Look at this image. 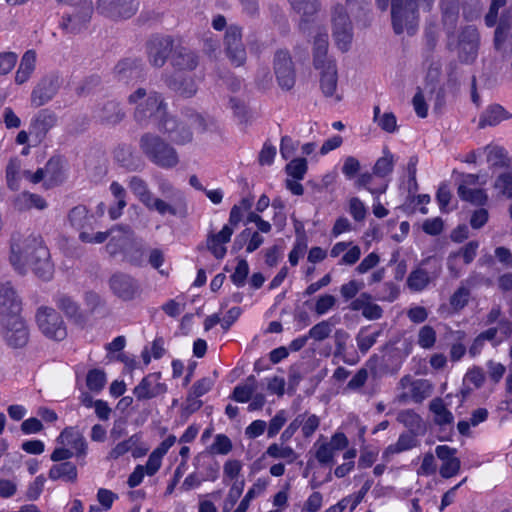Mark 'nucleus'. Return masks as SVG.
<instances>
[{
	"label": "nucleus",
	"mask_w": 512,
	"mask_h": 512,
	"mask_svg": "<svg viewBox=\"0 0 512 512\" xmlns=\"http://www.w3.org/2000/svg\"><path fill=\"white\" fill-rule=\"evenodd\" d=\"M9 262L19 275H26L30 266L34 274L43 281H49L53 277L54 265L50 261V252L40 238L13 235Z\"/></svg>",
	"instance_id": "1"
},
{
	"label": "nucleus",
	"mask_w": 512,
	"mask_h": 512,
	"mask_svg": "<svg viewBox=\"0 0 512 512\" xmlns=\"http://www.w3.org/2000/svg\"><path fill=\"white\" fill-rule=\"evenodd\" d=\"M128 102L136 105L134 119L141 126H145L149 120L157 125L168 114L162 95L156 91L148 93L145 88H138L129 95Z\"/></svg>",
	"instance_id": "2"
},
{
	"label": "nucleus",
	"mask_w": 512,
	"mask_h": 512,
	"mask_svg": "<svg viewBox=\"0 0 512 512\" xmlns=\"http://www.w3.org/2000/svg\"><path fill=\"white\" fill-rule=\"evenodd\" d=\"M381 11H386L391 4V22L395 34L400 35L405 30L414 33L419 18L418 0H375Z\"/></svg>",
	"instance_id": "3"
},
{
	"label": "nucleus",
	"mask_w": 512,
	"mask_h": 512,
	"mask_svg": "<svg viewBox=\"0 0 512 512\" xmlns=\"http://www.w3.org/2000/svg\"><path fill=\"white\" fill-rule=\"evenodd\" d=\"M139 147L146 158L158 167L171 169L179 163L176 149L154 133H144L139 139Z\"/></svg>",
	"instance_id": "4"
},
{
	"label": "nucleus",
	"mask_w": 512,
	"mask_h": 512,
	"mask_svg": "<svg viewBox=\"0 0 512 512\" xmlns=\"http://www.w3.org/2000/svg\"><path fill=\"white\" fill-rule=\"evenodd\" d=\"M128 186L133 194L148 210L156 211L162 216L166 214L178 216V208L176 205H171L163 199L154 197L148 187V184L142 178L138 176L131 177L129 179Z\"/></svg>",
	"instance_id": "5"
},
{
	"label": "nucleus",
	"mask_w": 512,
	"mask_h": 512,
	"mask_svg": "<svg viewBox=\"0 0 512 512\" xmlns=\"http://www.w3.org/2000/svg\"><path fill=\"white\" fill-rule=\"evenodd\" d=\"M0 334L6 345L13 349L25 347L30 335L28 326L21 315L1 318Z\"/></svg>",
	"instance_id": "6"
},
{
	"label": "nucleus",
	"mask_w": 512,
	"mask_h": 512,
	"mask_svg": "<svg viewBox=\"0 0 512 512\" xmlns=\"http://www.w3.org/2000/svg\"><path fill=\"white\" fill-rule=\"evenodd\" d=\"M36 321L39 329L48 338L61 341L67 336L64 321L53 308L40 307L36 314Z\"/></svg>",
	"instance_id": "7"
},
{
	"label": "nucleus",
	"mask_w": 512,
	"mask_h": 512,
	"mask_svg": "<svg viewBox=\"0 0 512 512\" xmlns=\"http://www.w3.org/2000/svg\"><path fill=\"white\" fill-rule=\"evenodd\" d=\"M138 8V0H97L96 2L97 13L113 21L133 17Z\"/></svg>",
	"instance_id": "8"
},
{
	"label": "nucleus",
	"mask_w": 512,
	"mask_h": 512,
	"mask_svg": "<svg viewBox=\"0 0 512 512\" xmlns=\"http://www.w3.org/2000/svg\"><path fill=\"white\" fill-rule=\"evenodd\" d=\"M174 40L169 35H152L146 42V54L148 62L156 68L165 65L174 50Z\"/></svg>",
	"instance_id": "9"
},
{
	"label": "nucleus",
	"mask_w": 512,
	"mask_h": 512,
	"mask_svg": "<svg viewBox=\"0 0 512 512\" xmlns=\"http://www.w3.org/2000/svg\"><path fill=\"white\" fill-rule=\"evenodd\" d=\"M333 37L338 48L345 52L352 41V23L342 5H337L332 14Z\"/></svg>",
	"instance_id": "10"
},
{
	"label": "nucleus",
	"mask_w": 512,
	"mask_h": 512,
	"mask_svg": "<svg viewBox=\"0 0 512 512\" xmlns=\"http://www.w3.org/2000/svg\"><path fill=\"white\" fill-rule=\"evenodd\" d=\"M93 14V4L90 0L82 1L75 14L63 15L59 27L65 34H78L85 30Z\"/></svg>",
	"instance_id": "11"
},
{
	"label": "nucleus",
	"mask_w": 512,
	"mask_h": 512,
	"mask_svg": "<svg viewBox=\"0 0 512 512\" xmlns=\"http://www.w3.org/2000/svg\"><path fill=\"white\" fill-rule=\"evenodd\" d=\"M274 73L279 86L290 90L296 81V72L290 53L286 50H278L274 56Z\"/></svg>",
	"instance_id": "12"
},
{
	"label": "nucleus",
	"mask_w": 512,
	"mask_h": 512,
	"mask_svg": "<svg viewBox=\"0 0 512 512\" xmlns=\"http://www.w3.org/2000/svg\"><path fill=\"white\" fill-rule=\"evenodd\" d=\"M226 55L233 65L239 67L246 61V49L242 42V30L237 25H230L225 33Z\"/></svg>",
	"instance_id": "13"
},
{
	"label": "nucleus",
	"mask_w": 512,
	"mask_h": 512,
	"mask_svg": "<svg viewBox=\"0 0 512 512\" xmlns=\"http://www.w3.org/2000/svg\"><path fill=\"white\" fill-rule=\"evenodd\" d=\"M159 131L167 134L168 138L177 145H184L192 141L193 134L188 124L179 121L176 117L167 114L157 124Z\"/></svg>",
	"instance_id": "14"
},
{
	"label": "nucleus",
	"mask_w": 512,
	"mask_h": 512,
	"mask_svg": "<svg viewBox=\"0 0 512 512\" xmlns=\"http://www.w3.org/2000/svg\"><path fill=\"white\" fill-rule=\"evenodd\" d=\"M61 86V79L58 75H47L43 77L34 87L31 93V104L38 108L49 101L58 93Z\"/></svg>",
	"instance_id": "15"
},
{
	"label": "nucleus",
	"mask_w": 512,
	"mask_h": 512,
	"mask_svg": "<svg viewBox=\"0 0 512 512\" xmlns=\"http://www.w3.org/2000/svg\"><path fill=\"white\" fill-rule=\"evenodd\" d=\"M161 372H154L142 378L134 387L133 394L138 401L149 400L167 392V385L161 381Z\"/></svg>",
	"instance_id": "16"
},
{
	"label": "nucleus",
	"mask_w": 512,
	"mask_h": 512,
	"mask_svg": "<svg viewBox=\"0 0 512 512\" xmlns=\"http://www.w3.org/2000/svg\"><path fill=\"white\" fill-rule=\"evenodd\" d=\"M480 45V35L475 26H465L459 35L460 59L465 63H472L477 55Z\"/></svg>",
	"instance_id": "17"
},
{
	"label": "nucleus",
	"mask_w": 512,
	"mask_h": 512,
	"mask_svg": "<svg viewBox=\"0 0 512 512\" xmlns=\"http://www.w3.org/2000/svg\"><path fill=\"white\" fill-rule=\"evenodd\" d=\"M58 121L57 114L50 109L39 110L31 119L29 134L35 138L37 143H41L48 132L56 126Z\"/></svg>",
	"instance_id": "18"
},
{
	"label": "nucleus",
	"mask_w": 512,
	"mask_h": 512,
	"mask_svg": "<svg viewBox=\"0 0 512 512\" xmlns=\"http://www.w3.org/2000/svg\"><path fill=\"white\" fill-rule=\"evenodd\" d=\"M109 286L112 292L124 301L134 299L139 291L138 282L122 272L115 273L110 277Z\"/></svg>",
	"instance_id": "19"
},
{
	"label": "nucleus",
	"mask_w": 512,
	"mask_h": 512,
	"mask_svg": "<svg viewBox=\"0 0 512 512\" xmlns=\"http://www.w3.org/2000/svg\"><path fill=\"white\" fill-rule=\"evenodd\" d=\"M21 299L17 295L11 282L0 283V316L5 318L8 316L20 315Z\"/></svg>",
	"instance_id": "20"
},
{
	"label": "nucleus",
	"mask_w": 512,
	"mask_h": 512,
	"mask_svg": "<svg viewBox=\"0 0 512 512\" xmlns=\"http://www.w3.org/2000/svg\"><path fill=\"white\" fill-rule=\"evenodd\" d=\"M435 453L442 461L439 472L443 478L448 479L458 474L461 462L460 459L455 456L457 453L456 448L447 445H439L436 447Z\"/></svg>",
	"instance_id": "21"
},
{
	"label": "nucleus",
	"mask_w": 512,
	"mask_h": 512,
	"mask_svg": "<svg viewBox=\"0 0 512 512\" xmlns=\"http://www.w3.org/2000/svg\"><path fill=\"white\" fill-rule=\"evenodd\" d=\"M170 63L178 71H192L199 63L198 55L188 47L176 45Z\"/></svg>",
	"instance_id": "22"
},
{
	"label": "nucleus",
	"mask_w": 512,
	"mask_h": 512,
	"mask_svg": "<svg viewBox=\"0 0 512 512\" xmlns=\"http://www.w3.org/2000/svg\"><path fill=\"white\" fill-rule=\"evenodd\" d=\"M234 229L230 225H224L218 233H210L207 238V247L216 259H223L227 253L224 244L228 243Z\"/></svg>",
	"instance_id": "23"
},
{
	"label": "nucleus",
	"mask_w": 512,
	"mask_h": 512,
	"mask_svg": "<svg viewBox=\"0 0 512 512\" xmlns=\"http://www.w3.org/2000/svg\"><path fill=\"white\" fill-rule=\"evenodd\" d=\"M57 442L62 445L71 446L76 452V456L86 455L87 442L81 432L74 427H66L57 437Z\"/></svg>",
	"instance_id": "24"
},
{
	"label": "nucleus",
	"mask_w": 512,
	"mask_h": 512,
	"mask_svg": "<svg viewBox=\"0 0 512 512\" xmlns=\"http://www.w3.org/2000/svg\"><path fill=\"white\" fill-rule=\"evenodd\" d=\"M142 71L141 60L136 58H126L117 63L114 67V74L119 81L128 82L138 78Z\"/></svg>",
	"instance_id": "25"
},
{
	"label": "nucleus",
	"mask_w": 512,
	"mask_h": 512,
	"mask_svg": "<svg viewBox=\"0 0 512 512\" xmlns=\"http://www.w3.org/2000/svg\"><path fill=\"white\" fill-rule=\"evenodd\" d=\"M293 10L301 15L299 28L305 31L310 17L315 15L320 7L319 0H288Z\"/></svg>",
	"instance_id": "26"
},
{
	"label": "nucleus",
	"mask_w": 512,
	"mask_h": 512,
	"mask_svg": "<svg viewBox=\"0 0 512 512\" xmlns=\"http://www.w3.org/2000/svg\"><path fill=\"white\" fill-rule=\"evenodd\" d=\"M159 192L162 196L168 199L171 205H176L178 208V215L185 214L186 200L182 191L175 188L169 181L161 180L158 184Z\"/></svg>",
	"instance_id": "27"
},
{
	"label": "nucleus",
	"mask_w": 512,
	"mask_h": 512,
	"mask_svg": "<svg viewBox=\"0 0 512 512\" xmlns=\"http://www.w3.org/2000/svg\"><path fill=\"white\" fill-rule=\"evenodd\" d=\"M484 152L491 169L508 168L511 165V158L502 146L487 145L484 147Z\"/></svg>",
	"instance_id": "28"
},
{
	"label": "nucleus",
	"mask_w": 512,
	"mask_h": 512,
	"mask_svg": "<svg viewBox=\"0 0 512 512\" xmlns=\"http://www.w3.org/2000/svg\"><path fill=\"white\" fill-rule=\"evenodd\" d=\"M319 70H321L320 87L323 94L326 97L334 96L338 80L335 62L325 64V66Z\"/></svg>",
	"instance_id": "29"
},
{
	"label": "nucleus",
	"mask_w": 512,
	"mask_h": 512,
	"mask_svg": "<svg viewBox=\"0 0 512 512\" xmlns=\"http://www.w3.org/2000/svg\"><path fill=\"white\" fill-rule=\"evenodd\" d=\"M328 50V34L318 33L314 39L313 48V65L315 69H320L328 63H334L333 60L327 58Z\"/></svg>",
	"instance_id": "30"
},
{
	"label": "nucleus",
	"mask_w": 512,
	"mask_h": 512,
	"mask_svg": "<svg viewBox=\"0 0 512 512\" xmlns=\"http://www.w3.org/2000/svg\"><path fill=\"white\" fill-rule=\"evenodd\" d=\"M98 119L105 124H117L121 122L125 113L116 101L106 102L97 113Z\"/></svg>",
	"instance_id": "31"
},
{
	"label": "nucleus",
	"mask_w": 512,
	"mask_h": 512,
	"mask_svg": "<svg viewBox=\"0 0 512 512\" xmlns=\"http://www.w3.org/2000/svg\"><path fill=\"white\" fill-rule=\"evenodd\" d=\"M48 476L53 481L61 479L65 482L74 483L78 476L77 467L69 461L54 464L50 468Z\"/></svg>",
	"instance_id": "32"
},
{
	"label": "nucleus",
	"mask_w": 512,
	"mask_h": 512,
	"mask_svg": "<svg viewBox=\"0 0 512 512\" xmlns=\"http://www.w3.org/2000/svg\"><path fill=\"white\" fill-rule=\"evenodd\" d=\"M55 303L68 318L73 319L75 322H81L83 315L80 310L79 304L66 294H59L55 298Z\"/></svg>",
	"instance_id": "33"
},
{
	"label": "nucleus",
	"mask_w": 512,
	"mask_h": 512,
	"mask_svg": "<svg viewBox=\"0 0 512 512\" xmlns=\"http://www.w3.org/2000/svg\"><path fill=\"white\" fill-rule=\"evenodd\" d=\"M397 421L402 423L406 428H408V432H413L415 434H424L426 431V426L416 412L411 409L402 410L397 415Z\"/></svg>",
	"instance_id": "34"
},
{
	"label": "nucleus",
	"mask_w": 512,
	"mask_h": 512,
	"mask_svg": "<svg viewBox=\"0 0 512 512\" xmlns=\"http://www.w3.org/2000/svg\"><path fill=\"white\" fill-rule=\"evenodd\" d=\"M413 432H405L400 434L395 444L389 445L383 452V458H388L389 455L401 453L403 451L410 450L418 445L417 436Z\"/></svg>",
	"instance_id": "35"
},
{
	"label": "nucleus",
	"mask_w": 512,
	"mask_h": 512,
	"mask_svg": "<svg viewBox=\"0 0 512 512\" xmlns=\"http://www.w3.org/2000/svg\"><path fill=\"white\" fill-rule=\"evenodd\" d=\"M507 118H509V115L506 110L501 105L494 104L481 114L478 125L480 128L496 126Z\"/></svg>",
	"instance_id": "36"
},
{
	"label": "nucleus",
	"mask_w": 512,
	"mask_h": 512,
	"mask_svg": "<svg viewBox=\"0 0 512 512\" xmlns=\"http://www.w3.org/2000/svg\"><path fill=\"white\" fill-rule=\"evenodd\" d=\"M36 63V53L33 50H28L21 58L20 65L15 75V82L17 84L25 83L33 73Z\"/></svg>",
	"instance_id": "37"
},
{
	"label": "nucleus",
	"mask_w": 512,
	"mask_h": 512,
	"mask_svg": "<svg viewBox=\"0 0 512 512\" xmlns=\"http://www.w3.org/2000/svg\"><path fill=\"white\" fill-rule=\"evenodd\" d=\"M430 411L434 414V423L438 426L452 424L453 414L446 408L443 399L435 398L429 404Z\"/></svg>",
	"instance_id": "38"
},
{
	"label": "nucleus",
	"mask_w": 512,
	"mask_h": 512,
	"mask_svg": "<svg viewBox=\"0 0 512 512\" xmlns=\"http://www.w3.org/2000/svg\"><path fill=\"white\" fill-rule=\"evenodd\" d=\"M15 207L21 211L28 210L33 207L43 210L47 207V203L45 199L38 194L23 192L15 200Z\"/></svg>",
	"instance_id": "39"
},
{
	"label": "nucleus",
	"mask_w": 512,
	"mask_h": 512,
	"mask_svg": "<svg viewBox=\"0 0 512 512\" xmlns=\"http://www.w3.org/2000/svg\"><path fill=\"white\" fill-rule=\"evenodd\" d=\"M116 232L121 233V235H113L106 245V249L110 255H115L122 251L129 236L133 233L132 229L128 225H118Z\"/></svg>",
	"instance_id": "40"
},
{
	"label": "nucleus",
	"mask_w": 512,
	"mask_h": 512,
	"mask_svg": "<svg viewBox=\"0 0 512 512\" xmlns=\"http://www.w3.org/2000/svg\"><path fill=\"white\" fill-rule=\"evenodd\" d=\"M457 193L463 201L470 202L474 205L483 206L488 200V196L483 189H471L465 184H460Z\"/></svg>",
	"instance_id": "41"
},
{
	"label": "nucleus",
	"mask_w": 512,
	"mask_h": 512,
	"mask_svg": "<svg viewBox=\"0 0 512 512\" xmlns=\"http://www.w3.org/2000/svg\"><path fill=\"white\" fill-rule=\"evenodd\" d=\"M92 218L93 216L89 215L88 209L84 205L73 207L68 214L70 224L79 230L85 228Z\"/></svg>",
	"instance_id": "42"
},
{
	"label": "nucleus",
	"mask_w": 512,
	"mask_h": 512,
	"mask_svg": "<svg viewBox=\"0 0 512 512\" xmlns=\"http://www.w3.org/2000/svg\"><path fill=\"white\" fill-rule=\"evenodd\" d=\"M127 261L136 267H143L146 263V248L141 242H134L124 252Z\"/></svg>",
	"instance_id": "43"
},
{
	"label": "nucleus",
	"mask_w": 512,
	"mask_h": 512,
	"mask_svg": "<svg viewBox=\"0 0 512 512\" xmlns=\"http://www.w3.org/2000/svg\"><path fill=\"white\" fill-rule=\"evenodd\" d=\"M430 280L431 278L426 270L417 268L410 273L407 279V285L413 291H422L427 287Z\"/></svg>",
	"instance_id": "44"
},
{
	"label": "nucleus",
	"mask_w": 512,
	"mask_h": 512,
	"mask_svg": "<svg viewBox=\"0 0 512 512\" xmlns=\"http://www.w3.org/2000/svg\"><path fill=\"white\" fill-rule=\"evenodd\" d=\"M431 392L432 385L426 379H417L411 383V397L416 403H421Z\"/></svg>",
	"instance_id": "45"
},
{
	"label": "nucleus",
	"mask_w": 512,
	"mask_h": 512,
	"mask_svg": "<svg viewBox=\"0 0 512 512\" xmlns=\"http://www.w3.org/2000/svg\"><path fill=\"white\" fill-rule=\"evenodd\" d=\"M373 175H374L373 173H369V172L360 174L358 179L355 181V186L358 188H365L372 195L378 197L379 195L386 192L387 184L373 187L372 186Z\"/></svg>",
	"instance_id": "46"
},
{
	"label": "nucleus",
	"mask_w": 512,
	"mask_h": 512,
	"mask_svg": "<svg viewBox=\"0 0 512 512\" xmlns=\"http://www.w3.org/2000/svg\"><path fill=\"white\" fill-rule=\"evenodd\" d=\"M266 453L275 459H286L289 463L294 462L297 458L296 452L290 446H282L277 443L271 444Z\"/></svg>",
	"instance_id": "47"
},
{
	"label": "nucleus",
	"mask_w": 512,
	"mask_h": 512,
	"mask_svg": "<svg viewBox=\"0 0 512 512\" xmlns=\"http://www.w3.org/2000/svg\"><path fill=\"white\" fill-rule=\"evenodd\" d=\"M101 85V78L97 74L85 77L77 86L76 94L80 97L88 96Z\"/></svg>",
	"instance_id": "48"
},
{
	"label": "nucleus",
	"mask_w": 512,
	"mask_h": 512,
	"mask_svg": "<svg viewBox=\"0 0 512 512\" xmlns=\"http://www.w3.org/2000/svg\"><path fill=\"white\" fill-rule=\"evenodd\" d=\"M393 167V155L389 151H384V156L380 157L373 167V174L378 177H385L393 171Z\"/></svg>",
	"instance_id": "49"
},
{
	"label": "nucleus",
	"mask_w": 512,
	"mask_h": 512,
	"mask_svg": "<svg viewBox=\"0 0 512 512\" xmlns=\"http://www.w3.org/2000/svg\"><path fill=\"white\" fill-rule=\"evenodd\" d=\"M106 384V374L101 369H92L86 377V385L89 390L100 392Z\"/></svg>",
	"instance_id": "50"
},
{
	"label": "nucleus",
	"mask_w": 512,
	"mask_h": 512,
	"mask_svg": "<svg viewBox=\"0 0 512 512\" xmlns=\"http://www.w3.org/2000/svg\"><path fill=\"white\" fill-rule=\"evenodd\" d=\"M333 324L330 320H323L314 325L308 332L309 338L317 342L327 339L332 332Z\"/></svg>",
	"instance_id": "51"
},
{
	"label": "nucleus",
	"mask_w": 512,
	"mask_h": 512,
	"mask_svg": "<svg viewBox=\"0 0 512 512\" xmlns=\"http://www.w3.org/2000/svg\"><path fill=\"white\" fill-rule=\"evenodd\" d=\"M308 166L305 158H295L285 167L289 176L296 180H302L307 172Z\"/></svg>",
	"instance_id": "52"
},
{
	"label": "nucleus",
	"mask_w": 512,
	"mask_h": 512,
	"mask_svg": "<svg viewBox=\"0 0 512 512\" xmlns=\"http://www.w3.org/2000/svg\"><path fill=\"white\" fill-rule=\"evenodd\" d=\"M478 247H479V243L477 241H470L464 247H462L459 252H457L455 254H450L448 257L449 269H452V266H451L452 258H455L459 255H462L465 264H470L476 257Z\"/></svg>",
	"instance_id": "53"
},
{
	"label": "nucleus",
	"mask_w": 512,
	"mask_h": 512,
	"mask_svg": "<svg viewBox=\"0 0 512 512\" xmlns=\"http://www.w3.org/2000/svg\"><path fill=\"white\" fill-rule=\"evenodd\" d=\"M494 187L498 190L500 195L505 196L508 199H512V173H501L496 178Z\"/></svg>",
	"instance_id": "54"
},
{
	"label": "nucleus",
	"mask_w": 512,
	"mask_h": 512,
	"mask_svg": "<svg viewBox=\"0 0 512 512\" xmlns=\"http://www.w3.org/2000/svg\"><path fill=\"white\" fill-rule=\"evenodd\" d=\"M249 274V265L246 259H239L235 271L231 274L230 279L237 287H243Z\"/></svg>",
	"instance_id": "55"
},
{
	"label": "nucleus",
	"mask_w": 512,
	"mask_h": 512,
	"mask_svg": "<svg viewBox=\"0 0 512 512\" xmlns=\"http://www.w3.org/2000/svg\"><path fill=\"white\" fill-rule=\"evenodd\" d=\"M470 297V290L465 286H460L450 297V305L454 310L459 311L463 309Z\"/></svg>",
	"instance_id": "56"
},
{
	"label": "nucleus",
	"mask_w": 512,
	"mask_h": 512,
	"mask_svg": "<svg viewBox=\"0 0 512 512\" xmlns=\"http://www.w3.org/2000/svg\"><path fill=\"white\" fill-rule=\"evenodd\" d=\"M233 448L232 442L225 434H217L210 451L215 454L227 455Z\"/></svg>",
	"instance_id": "57"
},
{
	"label": "nucleus",
	"mask_w": 512,
	"mask_h": 512,
	"mask_svg": "<svg viewBox=\"0 0 512 512\" xmlns=\"http://www.w3.org/2000/svg\"><path fill=\"white\" fill-rule=\"evenodd\" d=\"M436 342V332L433 327L425 325L418 333V344L424 349H430Z\"/></svg>",
	"instance_id": "58"
},
{
	"label": "nucleus",
	"mask_w": 512,
	"mask_h": 512,
	"mask_svg": "<svg viewBox=\"0 0 512 512\" xmlns=\"http://www.w3.org/2000/svg\"><path fill=\"white\" fill-rule=\"evenodd\" d=\"M336 298L331 294H324L317 298L314 311L318 316L326 314L336 304Z\"/></svg>",
	"instance_id": "59"
},
{
	"label": "nucleus",
	"mask_w": 512,
	"mask_h": 512,
	"mask_svg": "<svg viewBox=\"0 0 512 512\" xmlns=\"http://www.w3.org/2000/svg\"><path fill=\"white\" fill-rule=\"evenodd\" d=\"M167 85L174 91L179 92L184 97H192L196 93V86L193 81L179 83L176 80L169 79Z\"/></svg>",
	"instance_id": "60"
},
{
	"label": "nucleus",
	"mask_w": 512,
	"mask_h": 512,
	"mask_svg": "<svg viewBox=\"0 0 512 512\" xmlns=\"http://www.w3.org/2000/svg\"><path fill=\"white\" fill-rule=\"evenodd\" d=\"M380 334L381 330L369 335H365L362 329L356 337L359 350L362 353L368 352V350L376 343L377 338L380 336Z\"/></svg>",
	"instance_id": "61"
},
{
	"label": "nucleus",
	"mask_w": 512,
	"mask_h": 512,
	"mask_svg": "<svg viewBox=\"0 0 512 512\" xmlns=\"http://www.w3.org/2000/svg\"><path fill=\"white\" fill-rule=\"evenodd\" d=\"M319 425L320 418L317 415H308L306 413V417L304 418L303 423L300 427L304 438H310L319 428Z\"/></svg>",
	"instance_id": "62"
},
{
	"label": "nucleus",
	"mask_w": 512,
	"mask_h": 512,
	"mask_svg": "<svg viewBox=\"0 0 512 512\" xmlns=\"http://www.w3.org/2000/svg\"><path fill=\"white\" fill-rule=\"evenodd\" d=\"M349 213L355 221L360 222L365 219L367 209L358 197H352L349 200Z\"/></svg>",
	"instance_id": "63"
},
{
	"label": "nucleus",
	"mask_w": 512,
	"mask_h": 512,
	"mask_svg": "<svg viewBox=\"0 0 512 512\" xmlns=\"http://www.w3.org/2000/svg\"><path fill=\"white\" fill-rule=\"evenodd\" d=\"M334 449L328 443H322L319 445L315 457L317 461L322 465L333 464Z\"/></svg>",
	"instance_id": "64"
}]
</instances>
